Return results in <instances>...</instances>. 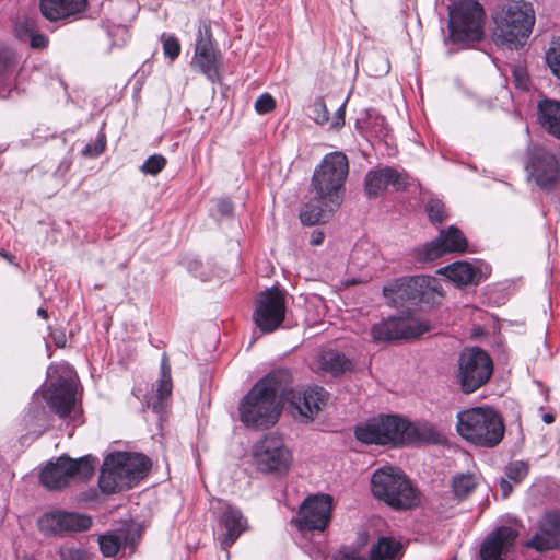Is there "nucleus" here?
<instances>
[{"label":"nucleus","mask_w":560,"mask_h":560,"mask_svg":"<svg viewBox=\"0 0 560 560\" xmlns=\"http://www.w3.org/2000/svg\"><path fill=\"white\" fill-rule=\"evenodd\" d=\"M348 173V159L342 152H330L324 156L313 173L311 198L300 212L303 224L324 223L339 208Z\"/></svg>","instance_id":"1"},{"label":"nucleus","mask_w":560,"mask_h":560,"mask_svg":"<svg viewBox=\"0 0 560 560\" xmlns=\"http://www.w3.org/2000/svg\"><path fill=\"white\" fill-rule=\"evenodd\" d=\"M535 10L524 0L509 1L492 12V38L497 45L510 49L523 47L535 25Z\"/></svg>","instance_id":"2"},{"label":"nucleus","mask_w":560,"mask_h":560,"mask_svg":"<svg viewBox=\"0 0 560 560\" xmlns=\"http://www.w3.org/2000/svg\"><path fill=\"white\" fill-rule=\"evenodd\" d=\"M289 372L279 370L268 374L247 394V424L267 429L277 423L282 410L283 382Z\"/></svg>","instance_id":"3"},{"label":"nucleus","mask_w":560,"mask_h":560,"mask_svg":"<svg viewBox=\"0 0 560 560\" xmlns=\"http://www.w3.org/2000/svg\"><path fill=\"white\" fill-rule=\"evenodd\" d=\"M456 430L470 444L493 448L503 440L505 425L495 409L482 406L459 411Z\"/></svg>","instance_id":"4"},{"label":"nucleus","mask_w":560,"mask_h":560,"mask_svg":"<svg viewBox=\"0 0 560 560\" xmlns=\"http://www.w3.org/2000/svg\"><path fill=\"white\" fill-rule=\"evenodd\" d=\"M150 467L151 460L142 454L112 453L103 463L98 479L100 488L105 493L129 489L147 476Z\"/></svg>","instance_id":"5"},{"label":"nucleus","mask_w":560,"mask_h":560,"mask_svg":"<svg viewBox=\"0 0 560 560\" xmlns=\"http://www.w3.org/2000/svg\"><path fill=\"white\" fill-rule=\"evenodd\" d=\"M373 494L394 509H411L418 504V494L404 472L394 467L377 469L371 479Z\"/></svg>","instance_id":"6"},{"label":"nucleus","mask_w":560,"mask_h":560,"mask_svg":"<svg viewBox=\"0 0 560 560\" xmlns=\"http://www.w3.org/2000/svg\"><path fill=\"white\" fill-rule=\"evenodd\" d=\"M450 36L455 43L477 42L483 36L485 12L476 0H459L448 7Z\"/></svg>","instance_id":"7"},{"label":"nucleus","mask_w":560,"mask_h":560,"mask_svg":"<svg viewBox=\"0 0 560 560\" xmlns=\"http://www.w3.org/2000/svg\"><path fill=\"white\" fill-rule=\"evenodd\" d=\"M95 459L85 456L79 459L59 457L56 463H49L40 472V481L50 490H58L69 485L70 479H89L94 472Z\"/></svg>","instance_id":"8"},{"label":"nucleus","mask_w":560,"mask_h":560,"mask_svg":"<svg viewBox=\"0 0 560 560\" xmlns=\"http://www.w3.org/2000/svg\"><path fill=\"white\" fill-rule=\"evenodd\" d=\"M493 373V362L479 348L465 350L458 361V381L464 393L470 394L483 386Z\"/></svg>","instance_id":"9"},{"label":"nucleus","mask_w":560,"mask_h":560,"mask_svg":"<svg viewBox=\"0 0 560 560\" xmlns=\"http://www.w3.org/2000/svg\"><path fill=\"white\" fill-rule=\"evenodd\" d=\"M253 459L260 471L284 474L293 457L280 435L267 434L254 445Z\"/></svg>","instance_id":"10"},{"label":"nucleus","mask_w":560,"mask_h":560,"mask_svg":"<svg viewBox=\"0 0 560 560\" xmlns=\"http://www.w3.org/2000/svg\"><path fill=\"white\" fill-rule=\"evenodd\" d=\"M401 419L395 416H378L360 422L355 438L364 444H398L401 440Z\"/></svg>","instance_id":"11"},{"label":"nucleus","mask_w":560,"mask_h":560,"mask_svg":"<svg viewBox=\"0 0 560 560\" xmlns=\"http://www.w3.org/2000/svg\"><path fill=\"white\" fill-rule=\"evenodd\" d=\"M332 499L330 495H313L303 501L292 523L300 532L319 530L328 526L331 518Z\"/></svg>","instance_id":"12"},{"label":"nucleus","mask_w":560,"mask_h":560,"mask_svg":"<svg viewBox=\"0 0 560 560\" xmlns=\"http://www.w3.org/2000/svg\"><path fill=\"white\" fill-rule=\"evenodd\" d=\"M285 318V299L277 290L262 292L257 301L253 319L256 326L264 334H271L277 330Z\"/></svg>","instance_id":"13"},{"label":"nucleus","mask_w":560,"mask_h":560,"mask_svg":"<svg viewBox=\"0 0 560 560\" xmlns=\"http://www.w3.org/2000/svg\"><path fill=\"white\" fill-rule=\"evenodd\" d=\"M289 380L283 382V400L289 402L294 417H300L303 422L312 421L327 400L326 390L318 386L294 390L288 387Z\"/></svg>","instance_id":"14"},{"label":"nucleus","mask_w":560,"mask_h":560,"mask_svg":"<svg viewBox=\"0 0 560 560\" xmlns=\"http://www.w3.org/2000/svg\"><path fill=\"white\" fill-rule=\"evenodd\" d=\"M191 66L195 70L205 74L210 81L215 82L219 80L221 57L213 46L210 26L205 23L200 25L198 30Z\"/></svg>","instance_id":"15"},{"label":"nucleus","mask_w":560,"mask_h":560,"mask_svg":"<svg viewBox=\"0 0 560 560\" xmlns=\"http://www.w3.org/2000/svg\"><path fill=\"white\" fill-rule=\"evenodd\" d=\"M467 248L465 235L455 226L441 230L439 236L417 248V258L420 261H432L445 253H463Z\"/></svg>","instance_id":"16"},{"label":"nucleus","mask_w":560,"mask_h":560,"mask_svg":"<svg viewBox=\"0 0 560 560\" xmlns=\"http://www.w3.org/2000/svg\"><path fill=\"white\" fill-rule=\"evenodd\" d=\"M435 280L425 276L401 278L384 288V294L395 302H421L430 291H435Z\"/></svg>","instance_id":"17"},{"label":"nucleus","mask_w":560,"mask_h":560,"mask_svg":"<svg viewBox=\"0 0 560 560\" xmlns=\"http://www.w3.org/2000/svg\"><path fill=\"white\" fill-rule=\"evenodd\" d=\"M526 170L536 184L551 188L560 179V166L555 155L544 149H534L526 162Z\"/></svg>","instance_id":"18"},{"label":"nucleus","mask_w":560,"mask_h":560,"mask_svg":"<svg viewBox=\"0 0 560 560\" xmlns=\"http://www.w3.org/2000/svg\"><path fill=\"white\" fill-rule=\"evenodd\" d=\"M77 381L73 377L60 378L46 390L49 407L60 417L70 416L75 405Z\"/></svg>","instance_id":"19"},{"label":"nucleus","mask_w":560,"mask_h":560,"mask_svg":"<svg viewBox=\"0 0 560 560\" xmlns=\"http://www.w3.org/2000/svg\"><path fill=\"white\" fill-rule=\"evenodd\" d=\"M518 536L517 530L502 526L491 532L480 548L482 560H506Z\"/></svg>","instance_id":"20"},{"label":"nucleus","mask_w":560,"mask_h":560,"mask_svg":"<svg viewBox=\"0 0 560 560\" xmlns=\"http://www.w3.org/2000/svg\"><path fill=\"white\" fill-rule=\"evenodd\" d=\"M526 546L537 551H547L560 547V516L557 513H546L538 523L535 535Z\"/></svg>","instance_id":"21"},{"label":"nucleus","mask_w":560,"mask_h":560,"mask_svg":"<svg viewBox=\"0 0 560 560\" xmlns=\"http://www.w3.org/2000/svg\"><path fill=\"white\" fill-rule=\"evenodd\" d=\"M407 174L398 172L393 167H383L370 171L365 176V191L370 197L377 196L388 186L395 189L405 188L407 185Z\"/></svg>","instance_id":"22"},{"label":"nucleus","mask_w":560,"mask_h":560,"mask_svg":"<svg viewBox=\"0 0 560 560\" xmlns=\"http://www.w3.org/2000/svg\"><path fill=\"white\" fill-rule=\"evenodd\" d=\"M42 522L48 524L50 529L55 533L84 532L92 525L90 516L65 511H56L47 514Z\"/></svg>","instance_id":"23"},{"label":"nucleus","mask_w":560,"mask_h":560,"mask_svg":"<svg viewBox=\"0 0 560 560\" xmlns=\"http://www.w3.org/2000/svg\"><path fill=\"white\" fill-rule=\"evenodd\" d=\"M401 440L399 443H433L443 441L440 430L430 422L409 423L401 419Z\"/></svg>","instance_id":"24"},{"label":"nucleus","mask_w":560,"mask_h":560,"mask_svg":"<svg viewBox=\"0 0 560 560\" xmlns=\"http://www.w3.org/2000/svg\"><path fill=\"white\" fill-rule=\"evenodd\" d=\"M86 7V0H42L40 10L43 15L57 21L81 13Z\"/></svg>","instance_id":"25"},{"label":"nucleus","mask_w":560,"mask_h":560,"mask_svg":"<svg viewBox=\"0 0 560 560\" xmlns=\"http://www.w3.org/2000/svg\"><path fill=\"white\" fill-rule=\"evenodd\" d=\"M242 520L243 513L241 510L232 506L225 509L221 518V528L223 530L221 544L223 548L226 549L232 546L243 533Z\"/></svg>","instance_id":"26"},{"label":"nucleus","mask_w":560,"mask_h":560,"mask_svg":"<svg viewBox=\"0 0 560 560\" xmlns=\"http://www.w3.org/2000/svg\"><path fill=\"white\" fill-rule=\"evenodd\" d=\"M439 272L445 275L458 287L478 284L480 281V271L466 261L454 262L441 269Z\"/></svg>","instance_id":"27"},{"label":"nucleus","mask_w":560,"mask_h":560,"mask_svg":"<svg viewBox=\"0 0 560 560\" xmlns=\"http://www.w3.org/2000/svg\"><path fill=\"white\" fill-rule=\"evenodd\" d=\"M173 384L171 377V366L167 357L164 354L161 362V375L158 381V388L155 398L148 401V406L155 412H161L164 409V400L168 399L172 395Z\"/></svg>","instance_id":"28"},{"label":"nucleus","mask_w":560,"mask_h":560,"mask_svg":"<svg viewBox=\"0 0 560 560\" xmlns=\"http://www.w3.org/2000/svg\"><path fill=\"white\" fill-rule=\"evenodd\" d=\"M316 369L338 376L351 369V362L338 351L325 350L317 357Z\"/></svg>","instance_id":"29"},{"label":"nucleus","mask_w":560,"mask_h":560,"mask_svg":"<svg viewBox=\"0 0 560 560\" xmlns=\"http://www.w3.org/2000/svg\"><path fill=\"white\" fill-rule=\"evenodd\" d=\"M541 125L548 132L560 139V101L546 98L538 104Z\"/></svg>","instance_id":"30"},{"label":"nucleus","mask_w":560,"mask_h":560,"mask_svg":"<svg viewBox=\"0 0 560 560\" xmlns=\"http://www.w3.org/2000/svg\"><path fill=\"white\" fill-rule=\"evenodd\" d=\"M402 545L393 537H381L371 548V560H396L401 557Z\"/></svg>","instance_id":"31"},{"label":"nucleus","mask_w":560,"mask_h":560,"mask_svg":"<svg viewBox=\"0 0 560 560\" xmlns=\"http://www.w3.org/2000/svg\"><path fill=\"white\" fill-rule=\"evenodd\" d=\"M136 536L131 529H128L127 533L121 534H106L102 535L98 538L100 549L105 557L115 556L122 544H135Z\"/></svg>","instance_id":"32"},{"label":"nucleus","mask_w":560,"mask_h":560,"mask_svg":"<svg viewBox=\"0 0 560 560\" xmlns=\"http://www.w3.org/2000/svg\"><path fill=\"white\" fill-rule=\"evenodd\" d=\"M16 71V63L14 54L10 50L0 52V83L5 85L7 91H0L1 97H7L11 94V85L14 80Z\"/></svg>","instance_id":"33"},{"label":"nucleus","mask_w":560,"mask_h":560,"mask_svg":"<svg viewBox=\"0 0 560 560\" xmlns=\"http://www.w3.org/2000/svg\"><path fill=\"white\" fill-rule=\"evenodd\" d=\"M398 339L418 338L429 330V325L416 317H396Z\"/></svg>","instance_id":"34"},{"label":"nucleus","mask_w":560,"mask_h":560,"mask_svg":"<svg viewBox=\"0 0 560 560\" xmlns=\"http://www.w3.org/2000/svg\"><path fill=\"white\" fill-rule=\"evenodd\" d=\"M479 482V477L475 474H458L453 477L451 487L455 498L458 501L470 495Z\"/></svg>","instance_id":"35"},{"label":"nucleus","mask_w":560,"mask_h":560,"mask_svg":"<svg viewBox=\"0 0 560 560\" xmlns=\"http://www.w3.org/2000/svg\"><path fill=\"white\" fill-rule=\"evenodd\" d=\"M371 336L374 341H390L398 339L396 317H389L372 326Z\"/></svg>","instance_id":"36"},{"label":"nucleus","mask_w":560,"mask_h":560,"mask_svg":"<svg viewBox=\"0 0 560 560\" xmlns=\"http://www.w3.org/2000/svg\"><path fill=\"white\" fill-rule=\"evenodd\" d=\"M375 258L376 250L369 241L358 242L351 253L352 264L360 268L368 266Z\"/></svg>","instance_id":"37"},{"label":"nucleus","mask_w":560,"mask_h":560,"mask_svg":"<svg viewBox=\"0 0 560 560\" xmlns=\"http://www.w3.org/2000/svg\"><path fill=\"white\" fill-rule=\"evenodd\" d=\"M366 71L373 77H383L389 72L390 65L386 57L381 54H372L365 62Z\"/></svg>","instance_id":"38"},{"label":"nucleus","mask_w":560,"mask_h":560,"mask_svg":"<svg viewBox=\"0 0 560 560\" xmlns=\"http://www.w3.org/2000/svg\"><path fill=\"white\" fill-rule=\"evenodd\" d=\"M504 471L510 480L518 483L528 475V464L523 460L511 462Z\"/></svg>","instance_id":"39"},{"label":"nucleus","mask_w":560,"mask_h":560,"mask_svg":"<svg viewBox=\"0 0 560 560\" xmlns=\"http://www.w3.org/2000/svg\"><path fill=\"white\" fill-rule=\"evenodd\" d=\"M546 59L552 73L560 79V37L551 42Z\"/></svg>","instance_id":"40"},{"label":"nucleus","mask_w":560,"mask_h":560,"mask_svg":"<svg viewBox=\"0 0 560 560\" xmlns=\"http://www.w3.org/2000/svg\"><path fill=\"white\" fill-rule=\"evenodd\" d=\"M166 165V159L163 155L154 154L149 156L141 165L140 171L144 174L155 176Z\"/></svg>","instance_id":"41"},{"label":"nucleus","mask_w":560,"mask_h":560,"mask_svg":"<svg viewBox=\"0 0 560 560\" xmlns=\"http://www.w3.org/2000/svg\"><path fill=\"white\" fill-rule=\"evenodd\" d=\"M427 212L433 223H442L446 218L444 203L438 199H431L427 203Z\"/></svg>","instance_id":"42"},{"label":"nucleus","mask_w":560,"mask_h":560,"mask_svg":"<svg viewBox=\"0 0 560 560\" xmlns=\"http://www.w3.org/2000/svg\"><path fill=\"white\" fill-rule=\"evenodd\" d=\"M312 118L318 125H324L329 120V112L322 97L316 98L312 105Z\"/></svg>","instance_id":"43"},{"label":"nucleus","mask_w":560,"mask_h":560,"mask_svg":"<svg viewBox=\"0 0 560 560\" xmlns=\"http://www.w3.org/2000/svg\"><path fill=\"white\" fill-rule=\"evenodd\" d=\"M60 560H86V552L74 546H62L59 551Z\"/></svg>","instance_id":"44"},{"label":"nucleus","mask_w":560,"mask_h":560,"mask_svg":"<svg viewBox=\"0 0 560 560\" xmlns=\"http://www.w3.org/2000/svg\"><path fill=\"white\" fill-rule=\"evenodd\" d=\"M512 75L515 86L520 90H527L529 86V78L525 67L517 65L512 68Z\"/></svg>","instance_id":"45"},{"label":"nucleus","mask_w":560,"mask_h":560,"mask_svg":"<svg viewBox=\"0 0 560 560\" xmlns=\"http://www.w3.org/2000/svg\"><path fill=\"white\" fill-rule=\"evenodd\" d=\"M275 106V98L268 93L261 94L254 104L255 110L260 115L270 113Z\"/></svg>","instance_id":"46"},{"label":"nucleus","mask_w":560,"mask_h":560,"mask_svg":"<svg viewBox=\"0 0 560 560\" xmlns=\"http://www.w3.org/2000/svg\"><path fill=\"white\" fill-rule=\"evenodd\" d=\"M163 51L171 60L177 58L180 51V45L176 37L167 36L163 39Z\"/></svg>","instance_id":"47"},{"label":"nucleus","mask_w":560,"mask_h":560,"mask_svg":"<svg viewBox=\"0 0 560 560\" xmlns=\"http://www.w3.org/2000/svg\"><path fill=\"white\" fill-rule=\"evenodd\" d=\"M210 265L203 264L201 261H192L189 265V270L196 276L199 277L202 281H209L213 278V276L209 272Z\"/></svg>","instance_id":"48"},{"label":"nucleus","mask_w":560,"mask_h":560,"mask_svg":"<svg viewBox=\"0 0 560 560\" xmlns=\"http://www.w3.org/2000/svg\"><path fill=\"white\" fill-rule=\"evenodd\" d=\"M105 136L101 135L93 144H88L83 149V154L88 156H97L105 150Z\"/></svg>","instance_id":"49"},{"label":"nucleus","mask_w":560,"mask_h":560,"mask_svg":"<svg viewBox=\"0 0 560 560\" xmlns=\"http://www.w3.org/2000/svg\"><path fill=\"white\" fill-rule=\"evenodd\" d=\"M217 209L222 217H228L233 212V205L228 199H221L217 202Z\"/></svg>","instance_id":"50"},{"label":"nucleus","mask_w":560,"mask_h":560,"mask_svg":"<svg viewBox=\"0 0 560 560\" xmlns=\"http://www.w3.org/2000/svg\"><path fill=\"white\" fill-rule=\"evenodd\" d=\"M48 39L45 35L33 34L31 36V46L33 48H44L47 46Z\"/></svg>","instance_id":"51"},{"label":"nucleus","mask_w":560,"mask_h":560,"mask_svg":"<svg viewBox=\"0 0 560 560\" xmlns=\"http://www.w3.org/2000/svg\"><path fill=\"white\" fill-rule=\"evenodd\" d=\"M345 108H346V102L338 108L335 117H334V121H332V127L335 128H339L341 126H343L345 124Z\"/></svg>","instance_id":"52"},{"label":"nucleus","mask_w":560,"mask_h":560,"mask_svg":"<svg viewBox=\"0 0 560 560\" xmlns=\"http://www.w3.org/2000/svg\"><path fill=\"white\" fill-rule=\"evenodd\" d=\"M51 336L57 347L61 348L66 346L67 338L62 331H55L51 334Z\"/></svg>","instance_id":"53"},{"label":"nucleus","mask_w":560,"mask_h":560,"mask_svg":"<svg viewBox=\"0 0 560 560\" xmlns=\"http://www.w3.org/2000/svg\"><path fill=\"white\" fill-rule=\"evenodd\" d=\"M323 241H324V233H322V232H314L312 234L310 243L312 245H314V246H318V245H320L323 243Z\"/></svg>","instance_id":"54"},{"label":"nucleus","mask_w":560,"mask_h":560,"mask_svg":"<svg viewBox=\"0 0 560 560\" xmlns=\"http://www.w3.org/2000/svg\"><path fill=\"white\" fill-rule=\"evenodd\" d=\"M500 487L504 498H506L512 492V485L505 479L501 480Z\"/></svg>","instance_id":"55"},{"label":"nucleus","mask_w":560,"mask_h":560,"mask_svg":"<svg viewBox=\"0 0 560 560\" xmlns=\"http://www.w3.org/2000/svg\"><path fill=\"white\" fill-rule=\"evenodd\" d=\"M238 417L241 422L245 423V396L238 401Z\"/></svg>","instance_id":"56"},{"label":"nucleus","mask_w":560,"mask_h":560,"mask_svg":"<svg viewBox=\"0 0 560 560\" xmlns=\"http://www.w3.org/2000/svg\"><path fill=\"white\" fill-rule=\"evenodd\" d=\"M335 560H364V559L360 558V557H355V556L343 555V556L336 558Z\"/></svg>","instance_id":"57"},{"label":"nucleus","mask_w":560,"mask_h":560,"mask_svg":"<svg viewBox=\"0 0 560 560\" xmlns=\"http://www.w3.org/2000/svg\"><path fill=\"white\" fill-rule=\"evenodd\" d=\"M0 255L7 259L10 264H14V256L9 252H2Z\"/></svg>","instance_id":"58"},{"label":"nucleus","mask_w":560,"mask_h":560,"mask_svg":"<svg viewBox=\"0 0 560 560\" xmlns=\"http://www.w3.org/2000/svg\"><path fill=\"white\" fill-rule=\"evenodd\" d=\"M542 421L547 424H551L555 421V417L551 413H545L542 416Z\"/></svg>","instance_id":"59"},{"label":"nucleus","mask_w":560,"mask_h":560,"mask_svg":"<svg viewBox=\"0 0 560 560\" xmlns=\"http://www.w3.org/2000/svg\"><path fill=\"white\" fill-rule=\"evenodd\" d=\"M359 282H361V280H359L357 278H349V279L345 280L343 284L348 287V285H354Z\"/></svg>","instance_id":"60"},{"label":"nucleus","mask_w":560,"mask_h":560,"mask_svg":"<svg viewBox=\"0 0 560 560\" xmlns=\"http://www.w3.org/2000/svg\"><path fill=\"white\" fill-rule=\"evenodd\" d=\"M37 315L40 316L44 319H46L48 317L47 311L45 308H42V307H39L37 310Z\"/></svg>","instance_id":"61"},{"label":"nucleus","mask_w":560,"mask_h":560,"mask_svg":"<svg viewBox=\"0 0 560 560\" xmlns=\"http://www.w3.org/2000/svg\"><path fill=\"white\" fill-rule=\"evenodd\" d=\"M35 412H36L37 416H44V413H45L43 408L36 409Z\"/></svg>","instance_id":"62"}]
</instances>
